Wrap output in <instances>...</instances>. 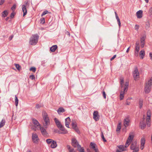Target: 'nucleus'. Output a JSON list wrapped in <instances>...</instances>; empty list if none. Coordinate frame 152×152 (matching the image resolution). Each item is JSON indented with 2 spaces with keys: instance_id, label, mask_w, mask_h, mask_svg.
Instances as JSON below:
<instances>
[{
  "instance_id": "e433bc0d",
  "label": "nucleus",
  "mask_w": 152,
  "mask_h": 152,
  "mask_svg": "<svg viewBox=\"0 0 152 152\" xmlns=\"http://www.w3.org/2000/svg\"><path fill=\"white\" fill-rule=\"evenodd\" d=\"M29 70L33 72H35L36 71V68L35 67H32Z\"/></svg>"
},
{
  "instance_id": "69168bd1",
  "label": "nucleus",
  "mask_w": 152,
  "mask_h": 152,
  "mask_svg": "<svg viewBox=\"0 0 152 152\" xmlns=\"http://www.w3.org/2000/svg\"><path fill=\"white\" fill-rule=\"evenodd\" d=\"M127 100L126 102V104L127 105H129L130 103V102H128Z\"/></svg>"
},
{
  "instance_id": "5701e85b",
  "label": "nucleus",
  "mask_w": 152,
  "mask_h": 152,
  "mask_svg": "<svg viewBox=\"0 0 152 152\" xmlns=\"http://www.w3.org/2000/svg\"><path fill=\"white\" fill-rule=\"evenodd\" d=\"M54 121L58 127L61 125L60 121L57 118H55Z\"/></svg>"
},
{
  "instance_id": "412c9836",
  "label": "nucleus",
  "mask_w": 152,
  "mask_h": 152,
  "mask_svg": "<svg viewBox=\"0 0 152 152\" xmlns=\"http://www.w3.org/2000/svg\"><path fill=\"white\" fill-rule=\"evenodd\" d=\"M143 100L142 99H140L139 101V107L140 109H141L143 106Z\"/></svg>"
},
{
  "instance_id": "de8ad7c7",
  "label": "nucleus",
  "mask_w": 152,
  "mask_h": 152,
  "mask_svg": "<svg viewBox=\"0 0 152 152\" xmlns=\"http://www.w3.org/2000/svg\"><path fill=\"white\" fill-rule=\"evenodd\" d=\"M120 84H124V79L123 77H121L120 78Z\"/></svg>"
},
{
  "instance_id": "0eeeda50",
  "label": "nucleus",
  "mask_w": 152,
  "mask_h": 152,
  "mask_svg": "<svg viewBox=\"0 0 152 152\" xmlns=\"http://www.w3.org/2000/svg\"><path fill=\"white\" fill-rule=\"evenodd\" d=\"M24 3L25 4L23 5L22 6V10L23 12V16H24L27 14V10L26 8V6L28 4V1L26 2H25Z\"/></svg>"
},
{
  "instance_id": "bf43d9fd",
  "label": "nucleus",
  "mask_w": 152,
  "mask_h": 152,
  "mask_svg": "<svg viewBox=\"0 0 152 152\" xmlns=\"http://www.w3.org/2000/svg\"><path fill=\"white\" fill-rule=\"evenodd\" d=\"M135 46H140L139 42V41H137L136 42L135 44Z\"/></svg>"
},
{
  "instance_id": "5fc2aeb1",
  "label": "nucleus",
  "mask_w": 152,
  "mask_h": 152,
  "mask_svg": "<svg viewBox=\"0 0 152 152\" xmlns=\"http://www.w3.org/2000/svg\"><path fill=\"white\" fill-rule=\"evenodd\" d=\"M67 148L69 150V152H70V150H72V148H71V147L69 145H67Z\"/></svg>"
},
{
  "instance_id": "a878e982",
  "label": "nucleus",
  "mask_w": 152,
  "mask_h": 152,
  "mask_svg": "<svg viewBox=\"0 0 152 152\" xmlns=\"http://www.w3.org/2000/svg\"><path fill=\"white\" fill-rule=\"evenodd\" d=\"M5 123V120L3 119L0 123V128L3 127Z\"/></svg>"
},
{
  "instance_id": "774afa93",
  "label": "nucleus",
  "mask_w": 152,
  "mask_h": 152,
  "mask_svg": "<svg viewBox=\"0 0 152 152\" xmlns=\"http://www.w3.org/2000/svg\"><path fill=\"white\" fill-rule=\"evenodd\" d=\"M94 150L95 151V152H99L98 149L97 148L94 149Z\"/></svg>"
},
{
  "instance_id": "f704fd0d",
  "label": "nucleus",
  "mask_w": 152,
  "mask_h": 152,
  "mask_svg": "<svg viewBox=\"0 0 152 152\" xmlns=\"http://www.w3.org/2000/svg\"><path fill=\"white\" fill-rule=\"evenodd\" d=\"M77 149L79 152H85L84 149L83 147H81L79 148H77Z\"/></svg>"
},
{
  "instance_id": "864d4df0",
  "label": "nucleus",
  "mask_w": 152,
  "mask_h": 152,
  "mask_svg": "<svg viewBox=\"0 0 152 152\" xmlns=\"http://www.w3.org/2000/svg\"><path fill=\"white\" fill-rule=\"evenodd\" d=\"M140 46H135V51H139L140 50Z\"/></svg>"
},
{
  "instance_id": "4468645a",
  "label": "nucleus",
  "mask_w": 152,
  "mask_h": 152,
  "mask_svg": "<svg viewBox=\"0 0 152 152\" xmlns=\"http://www.w3.org/2000/svg\"><path fill=\"white\" fill-rule=\"evenodd\" d=\"M129 120L128 118L124 119V125L125 127H127L129 125Z\"/></svg>"
},
{
  "instance_id": "20e7f679",
  "label": "nucleus",
  "mask_w": 152,
  "mask_h": 152,
  "mask_svg": "<svg viewBox=\"0 0 152 152\" xmlns=\"http://www.w3.org/2000/svg\"><path fill=\"white\" fill-rule=\"evenodd\" d=\"M134 137V136L133 134H129V136L127 140L126 141L125 145V148L127 147L130 143L132 142Z\"/></svg>"
},
{
  "instance_id": "58836bf2",
  "label": "nucleus",
  "mask_w": 152,
  "mask_h": 152,
  "mask_svg": "<svg viewBox=\"0 0 152 152\" xmlns=\"http://www.w3.org/2000/svg\"><path fill=\"white\" fill-rule=\"evenodd\" d=\"M72 126L73 129L75 127H76L77 126V125L76 124L75 122L74 121H73L72 122Z\"/></svg>"
},
{
  "instance_id": "e2e57ef3",
  "label": "nucleus",
  "mask_w": 152,
  "mask_h": 152,
  "mask_svg": "<svg viewBox=\"0 0 152 152\" xmlns=\"http://www.w3.org/2000/svg\"><path fill=\"white\" fill-rule=\"evenodd\" d=\"M149 56L151 59L152 60V53H150Z\"/></svg>"
},
{
  "instance_id": "4be33fe9",
  "label": "nucleus",
  "mask_w": 152,
  "mask_h": 152,
  "mask_svg": "<svg viewBox=\"0 0 152 152\" xmlns=\"http://www.w3.org/2000/svg\"><path fill=\"white\" fill-rule=\"evenodd\" d=\"M129 85V82H126L125 84V86L124 87V92H126L127 90Z\"/></svg>"
},
{
  "instance_id": "1a4fd4ad",
  "label": "nucleus",
  "mask_w": 152,
  "mask_h": 152,
  "mask_svg": "<svg viewBox=\"0 0 152 152\" xmlns=\"http://www.w3.org/2000/svg\"><path fill=\"white\" fill-rule=\"evenodd\" d=\"M59 129L63 131V132H59V134H66L68 132L65 129L64 126L62 125L58 127Z\"/></svg>"
},
{
  "instance_id": "473e14b6",
  "label": "nucleus",
  "mask_w": 152,
  "mask_h": 152,
  "mask_svg": "<svg viewBox=\"0 0 152 152\" xmlns=\"http://www.w3.org/2000/svg\"><path fill=\"white\" fill-rule=\"evenodd\" d=\"M70 121V119L69 117L66 118L65 120V124H69Z\"/></svg>"
},
{
  "instance_id": "f257e3e1",
  "label": "nucleus",
  "mask_w": 152,
  "mask_h": 152,
  "mask_svg": "<svg viewBox=\"0 0 152 152\" xmlns=\"http://www.w3.org/2000/svg\"><path fill=\"white\" fill-rule=\"evenodd\" d=\"M42 117L44 121V122L43 123V126L46 128L50 124V120L47 113L45 112L42 113Z\"/></svg>"
},
{
  "instance_id": "ea45409f",
  "label": "nucleus",
  "mask_w": 152,
  "mask_h": 152,
  "mask_svg": "<svg viewBox=\"0 0 152 152\" xmlns=\"http://www.w3.org/2000/svg\"><path fill=\"white\" fill-rule=\"evenodd\" d=\"M15 66L16 68L18 69V70L20 71V70L21 66L19 65V64H15Z\"/></svg>"
},
{
  "instance_id": "6e6d98bb",
  "label": "nucleus",
  "mask_w": 152,
  "mask_h": 152,
  "mask_svg": "<svg viewBox=\"0 0 152 152\" xmlns=\"http://www.w3.org/2000/svg\"><path fill=\"white\" fill-rule=\"evenodd\" d=\"M139 51H135L134 53V55L136 56H137L138 55Z\"/></svg>"
},
{
  "instance_id": "13d9d810",
  "label": "nucleus",
  "mask_w": 152,
  "mask_h": 152,
  "mask_svg": "<svg viewBox=\"0 0 152 152\" xmlns=\"http://www.w3.org/2000/svg\"><path fill=\"white\" fill-rule=\"evenodd\" d=\"M103 94L104 98L105 99L106 98V94L104 91L103 92Z\"/></svg>"
},
{
  "instance_id": "37998d69",
  "label": "nucleus",
  "mask_w": 152,
  "mask_h": 152,
  "mask_svg": "<svg viewBox=\"0 0 152 152\" xmlns=\"http://www.w3.org/2000/svg\"><path fill=\"white\" fill-rule=\"evenodd\" d=\"M45 22V18H42L40 19V23L42 24H44Z\"/></svg>"
},
{
  "instance_id": "338daca9",
  "label": "nucleus",
  "mask_w": 152,
  "mask_h": 152,
  "mask_svg": "<svg viewBox=\"0 0 152 152\" xmlns=\"http://www.w3.org/2000/svg\"><path fill=\"white\" fill-rule=\"evenodd\" d=\"M70 152H77L74 150V148H72V150H70Z\"/></svg>"
},
{
  "instance_id": "72a5a7b5",
  "label": "nucleus",
  "mask_w": 152,
  "mask_h": 152,
  "mask_svg": "<svg viewBox=\"0 0 152 152\" xmlns=\"http://www.w3.org/2000/svg\"><path fill=\"white\" fill-rule=\"evenodd\" d=\"M121 129V126H120V124H119V125H118L116 129V131L118 132H120V129Z\"/></svg>"
},
{
  "instance_id": "a19ab883",
  "label": "nucleus",
  "mask_w": 152,
  "mask_h": 152,
  "mask_svg": "<svg viewBox=\"0 0 152 152\" xmlns=\"http://www.w3.org/2000/svg\"><path fill=\"white\" fill-rule=\"evenodd\" d=\"M116 19L117 20V21L118 22V24L119 27L120 28L121 26V23L120 22V20L119 17L116 18Z\"/></svg>"
},
{
  "instance_id": "680f3d73",
  "label": "nucleus",
  "mask_w": 152,
  "mask_h": 152,
  "mask_svg": "<svg viewBox=\"0 0 152 152\" xmlns=\"http://www.w3.org/2000/svg\"><path fill=\"white\" fill-rule=\"evenodd\" d=\"M13 35H12L11 36H10L9 38V40L10 41L12 39V38H13Z\"/></svg>"
},
{
  "instance_id": "c9c22d12",
  "label": "nucleus",
  "mask_w": 152,
  "mask_h": 152,
  "mask_svg": "<svg viewBox=\"0 0 152 152\" xmlns=\"http://www.w3.org/2000/svg\"><path fill=\"white\" fill-rule=\"evenodd\" d=\"M101 137H102L103 140L104 142H106L107 141L104 138V135H103L102 132H101Z\"/></svg>"
},
{
  "instance_id": "ddd939ff",
  "label": "nucleus",
  "mask_w": 152,
  "mask_h": 152,
  "mask_svg": "<svg viewBox=\"0 0 152 152\" xmlns=\"http://www.w3.org/2000/svg\"><path fill=\"white\" fill-rule=\"evenodd\" d=\"M145 143V140L144 138H142L141 140L140 149L142 150L144 148V145Z\"/></svg>"
},
{
  "instance_id": "7c9ffc66",
  "label": "nucleus",
  "mask_w": 152,
  "mask_h": 152,
  "mask_svg": "<svg viewBox=\"0 0 152 152\" xmlns=\"http://www.w3.org/2000/svg\"><path fill=\"white\" fill-rule=\"evenodd\" d=\"M18 102V100L16 95L15 96V103L16 106H17Z\"/></svg>"
},
{
  "instance_id": "b1692460",
  "label": "nucleus",
  "mask_w": 152,
  "mask_h": 152,
  "mask_svg": "<svg viewBox=\"0 0 152 152\" xmlns=\"http://www.w3.org/2000/svg\"><path fill=\"white\" fill-rule=\"evenodd\" d=\"M57 48V45H54L50 47V50L51 52H54L56 50Z\"/></svg>"
},
{
  "instance_id": "6ab92c4d",
  "label": "nucleus",
  "mask_w": 152,
  "mask_h": 152,
  "mask_svg": "<svg viewBox=\"0 0 152 152\" xmlns=\"http://www.w3.org/2000/svg\"><path fill=\"white\" fill-rule=\"evenodd\" d=\"M139 55L142 59L144 58L145 55V51L144 50H142L140 51L139 53Z\"/></svg>"
},
{
  "instance_id": "2eb2a0df",
  "label": "nucleus",
  "mask_w": 152,
  "mask_h": 152,
  "mask_svg": "<svg viewBox=\"0 0 152 152\" xmlns=\"http://www.w3.org/2000/svg\"><path fill=\"white\" fill-rule=\"evenodd\" d=\"M32 120L33 123L35 127L40 126V124L39 123L36 119L34 118H33Z\"/></svg>"
},
{
  "instance_id": "423d86ee",
  "label": "nucleus",
  "mask_w": 152,
  "mask_h": 152,
  "mask_svg": "<svg viewBox=\"0 0 152 152\" xmlns=\"http://www.w3.org/2000/svg\"><path fill=\"white\" fill-rule=\"evenodd\" d=\"M133 77L135 80H136L139 77V74L138 69L137 67H135L133 73Z\"/></svg>"
},
{
  "instance_id": "79ce46f5",
  "label": "nucleus",
  "mask_w": 152,
  "mask_h": 152,
  "mask_svg": "<svg viewBox=\"0 0 152 152\" xmlns=\"http://www.w3.org/2000/svg\"><path fill=\"white\" fill-rule=\"evenodd\" d=\"M16 7V4H14L11 8V9L12 10L13 12H14L15 9Z\"/></svg>"
},
{
  "instance_id": "a211bd4d",
  "label": "nucleus",
  "mask_w": 152,
  "mask_h": 152,
  "mask_svg": "<svg viewBox=\"0 0 152 152\" xmlns=\"http://www.w3.org/2000/svg\"><path fill=\"white\" fill-rule=\"evenodd\" d=\"M146 126V124L145 121H142L140 123V127L142 129H144Z\"/></svg>"
},
{
  "instance_id": "c85d7f7f",
  "label": "nucleus",
  "mask_w": 152,
  "mask_h": 152,
  "mask_svg": "<svg viewBox=\"0 0 152 152\" xmlns=\"http://www.w3.org/2000/svg\"><path fill=\"white\" fill-rule=\"evenodd\" d=\"M118 148L121 150V151H123L126 150V149L123 145H120L118 146Z\"/></svg>"
},
{
  "instance_id": "a18cd8bd",
  "label": "nucleus",
  "mask_w": 152,
  "mask_h": 152,
  "mask_svg": "<svg viewBox=\"0 0 152 152\" xmlns=\"http://www.w3.org/2000/svg\"><path fill=\"white\" fill-rule=\"evenodd\" d=\"M48 12V11L47 10L44 11L42 13V14L41 15V16H43L44 15L47 14Z\"/></svg>"
},
{
  "instance_id": "09e8293b",
  "label": "nucleus",
  "mask_w": 152,
  "mask_h": 152,
  "mask_svg": "<svg viewBox=\"0 0 152 152\" xmlns=\"http://www.w3.org/2000/svg\"><path fill=\"white\" fill-rule=\"evenodd\" d=\"M132 150H133L132 152H138L139 151V147L137 148L136 149Z\"/></svg>"
},
{
  "instance_id": "603ef678",
  "label": "nucleus",
  "mask_w": 152,
  "mask_h": 152,
  "mask_svg": "<svg viewBox=\"0 0 152 152\" xmlns=\"http://www.w3.org/2000/svg\"><path fill=\"white\" fill-rule=\"evenodd\" d=\"M15 13L14 12H12L11 13L10 17L11 18H13L14 16Z\"/></svg>"
},
{
  "instance_id": "bb28decb",
  "label": "nucleus",
  "mask_w": 152,
  "mask_h": 152,
  "mask_svg": "<svg viewBox=\"0 0 152 152\" xmlns=\"http://www.w3.org/2000/svg\"><path fill=\"white\" fill-rule=\"evenodd\" d=\"M8 14V12L7 10H4L2 12V16L3 17H6Z\"/></svg>"
},
{
  "instance_id": "4c0bfd02",
  "label": "nucleus",
  "mask_w": 152,
  "mask_h": 152,
  "mask_svg": "<svg viewBox=\"0 0 152 152\" xmlns=\"http://www.w3.org/2000/svg\"><path fill=\"white\" fill-rule=\"evenodd\" d=\"M151 114L149 113L148 117H147L146 118V123L149 122L150 120V117L151 116Z\"/></svg>"
},
{
  "instance_id": "393cba45",
  "label": "nucleus",
  "mask_w": 152,
  "mask_h": 152,
  "mask_svg": "<svg viewBox=\"0 0 152 152\" xmlns=\"http://www.w3.org/2000/svg\"><path fill=\"white\" fill-rule=\"evenodd\" d=\"M40 129L42 134L44 135H46L47 133V132L45 129L44 128H40Z\"/></svg>"
},
{
  "instance_id": "052dcab7",
  "label": "nucleus",
  "mask_w": 152,
  "mask_h": 152,
  "mask_svg": "<svg viewBox=\"0 0 152 152\" xmlns=\"http://www.w3.org/2000/svg\"><path fill=\"white\" fill-rule=\"evenodd\" d=\"M116 57V55H114L110 59V60L112 61Z\"/></svg>"
},
{
  "instance_id": "8fccbe9b",
  "label": "nucleus",
  "mask_w": 152,
  "mask_h": 152,
  "mask_svg": "<svg viewBox=\"0 0 152 152\" xmlns=\"http://www.w3.org/2000/svg\"><path fill=\"white\" fill-rule=\"evenodd\" d=\"M73 129H75L76 132L77 133H79L80 132L79 130L77 128V126L76 127L74 128Z\"/></svg>"
},
{
  "instance_id": "f03ea898",
  "label": "nucleus",
  "mask_w": 152,
  "mask_h": 152,
  "mask_svg": "<svg viewBox=\"0 0 152 152\" xmlns=\"http://www.w3.org/2000/svg\"><path fill=\"white\" fill-rule=\"evenodd\" d=\"M39 36L37 34L32 35L30 38L29 44L31 45H35L38 42Z\"/></svg>"
},
{
  "instance_id": "4d7b16f0",
  "label": "nucleus",
  "mask_w": 152,
  "mask_h": 152,
  "mask_svg": "<svg viewBox=\"0 0 152 152\" xmlns=\"http://www.w3.org/2000/svg\"><path fill=\"white\" fill-rule=\"evenodd\" d=\"M5 0H1L0 2V5H2L4 2Z\"/></svg>"
},
{
  "instance_id": "39448f33",
  "label": "nucleus",
  "mask_w": 152,
  "mask_h": 152,
  "mask_svg": "<svg viewBox=\"0 0 152 152\" xmlns=\"http://www.w3.org/2000/svg\"><path fill=\"white\" fill-rule=\"evenodd\" d=\"M72 145L74 148L77 147L78 149L81 147V145L79 144L78 142L75 138L72 139Z\"/></svg>"
},
{
  "instance_id": "cd10ccee",
  "label": "nucleus",
  "mask_w": 152,
  "mask_h": 152,
  "mask_svg": "<svg viewBox=\"0 0 152 152\" xmlns=\"http://www.w3.org/2000/svg\"><path fill=\"white\" fill-rule=\"evenodd\" d=\"M125 92H124V91L123 92L122 91L121 92V94L120 95V100H122L123 99L124 97V94Z\"/></svg>"
},
{
  "instance_id": "c03bdc74",
  "label": "nucleus",
  "mask_w": 152,
  "mask_h": 152,
  "mask_svg": "<svg viewBox=\"0 0 152 152\" xmlns=\"http://www.w3.org/2000/svg\"><path fill=\"white\" fill-rule=\"evenodd\" d=\"M149 27H150L149 23V22H147L146 23L145 28L147 29H148Z\"/></svg>"
},
{
  "instance_id": "6e6552de",
  "label": "nucleus",
  "mask_w": 152,
  "mask_h": 152,
  "mask_svg": "<svg viewBox=\"0 0 152 152\" xmlns=\"http://www.w3.org/2000/svg\"><path fill=\"white\" fill-rule=\"evenodd\" d=\"M93 118L96 121H97L99 120V116L98 115V112L96 111L94 112L93 114Z\"/></svg>"
},
{
  "instance_id": "9d476101",
  "label": "nucleus",
  "mask_w": 152,
  "mask_h": 152,
  "mask_svg": "<svg viewBox=\"0 0 152 152\" xmlns=\"http://www.w3.org/2000/svg\"><path fill=\"white\" fill-rule=\"evenodd\" d=\"M146 38L145 35L143 36L140 38L141 46L142 48H143L145 45V41Z\"/></svg>"
},
{
  "instance_id": "f8f14e48",
  "label": "nucleus",
  "mask_w": 152,
  "mask_h": 152,
  "mask_svg": "<svg viewBox=\"0 0 152 152\" xmlns=\"http://www.w3.org/2000/svg\"><path fill=\"white\" fill-rule=\"evenodd\" d=\"M32 138L34 142H37L38 140V137L37 135L36 134H33Z\"/></svg>"
},
{
  "instance_id": "7ed1b4c3",
  "label": "nucleus",
  "mask_w": 152,
  "mask_h": 152,
  "mask_svg": "<svg viewBox=\"0 0 152 152\" xmlns=\"http://www.w3.org/2000/svg\"><path fill=\"white\" fill-rule=\"evenodd\" d=\"M152 85V77H151L150 80H148L147 83H146L145 86L144 91L145 93L148 94L150 92Z\"/></svg>"
},
{
  "instance_id": "f3484780",
  "label": "nucleus",
  "mask_w": 152,
  "mask_h": 152,
  "mask_svg": "<svg viewBox=\"0 0 152 152\" xmlns=\"http://www.w3.org/2000/svg\"><path fill=\"white\" fill-rule=\"evenodd\" d=\"M65 111V110L62 107L59 108L57 110L58 113L59 114H60L61 113L64 112Z\"/></svg>"
},
{
  "instance_id": "9b49d317",
  "label": "nucleus",
  "mask_w": 152,
  "mask_h": 152,
  "mask_svg": "<svg viewBox=\"0 0 152 152\" xmlns=\"http://www.w3.org/2000/svg\"><path fill=\"white\" fill-rule=\"evenodd\" d=\"M139 146L137 145V142H132L130 148L132 150L136 149L137 148H139Z\"/></svg>"
},
{
  "instance_id": "dca6fc26",
  "label": "nucleus",
  "mask_w": 152,
  "mask_h": 152,
  "mask_svg": "<svg viewBox=\"0 0 152 152\" xmlns=\"http://www.w3.org/2000/svg\"><path fill=\"white\" fill-rule=\"evenodd\" d=\"M142 10H140L138 11L136 13L137 17L138 18H141L142 17Z\"/></svg>"
},
{
  "instance_id": "0e129e2a",
  "label": "nucleus",
  "mask_w": 152,
  "mask_h": 152,
  "mask_svg": "<svg viewBox=\"0 0 152 152\" xmlns=\"http://www.w3.org/2000/svg\"><path fill=\"white\" fill-rule=\"evenodd\" d=\"M149 12L150 14H152V7L149 10Z\"/></svg>"
},
{
  "instance_id": "aec40b11",
  "label": "nucleus",
  "mask_w": 152,
  "mask_h": 152,
  "mask_svg": "<svg viewBox=\"0 0 152 152\" xmlns=\"http://www.w3.org/2000/svg\"><path fill=\"white\" fill-rule=\"evenodd\" d=\"M57 146V144L56 141L53 140L51 143L50 147L52 148H55Z\"/></svg>"
},
{
  "instance_id": "c756f323",
  "label": "nucleus",
  "mask_w": 152,
  "mask_h": 152,
  "mask_svg": "<svg viewBox=\"0 0 152 152\" xmlns=\"http://www.w3.org/2000/svg\"><path fill=\"white\" fill-rule=\"evenodd\" d=\"M90 145L91 146V148L93 149L94 150V149L96 148H95V146L96 145V144L95 143H94L92 142H91Z\"/></svg>"
},
{
  "instance_id": "49530a36",
  "label": "nucleus",
  "mask_w": 152,
  "mask_h": 152,
  "mask_svg": "<svg viewBox=\"0 0 152 152\" xmlns=\"http://www.w3.org/2000/svg\"><path fill=\"white\" fill-rule=\"evenodd\" d=\"M29 78L31 80H34L35 79V77L34 75H31L29 76Z\"/></svg>"
},
{
  "instance_id": "3c124183",
  "label": "nucleus",
  "mask_w": 152,
  "mask_h": 152,
  "mask_svg": "<svg viewBox=\"0 0 152 152\" xmlns=\"http://www.w3.org/2000/svg\"><path fill=\"white\" fill-rule=\"evenodd\" d=\"M139 25H135V27H134L135 29L137 31H138L139 29Z\"/></svg>"
},
{
  "instance_id": "2f4dec72",
  "label": "nucleus",
  "mask_w": 152,
  "mask_h": 152,
  "mask_svg": "<svg viewBox=\"0 0 152 152\" xmlns=\"http://www.w3.org/2000/svg\"><path fill=\"white\" fill-rule=\"evenodd\" d=\"M53 141V140L51 139H48L46 140V142L48 144H50Z\"/></svg>"
}]
</instances>
